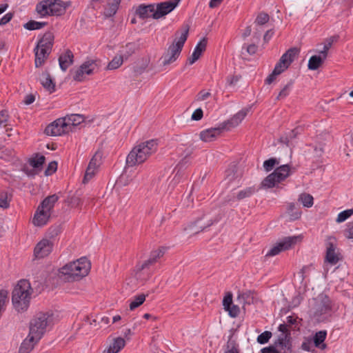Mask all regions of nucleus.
Masks as SVG:
<instances>
[{
  "label": "nucleus",
  "mask_w": 353,
  "mask_h": 353,
  "mask_svg": "<svg viewBox=\"0 0 353 353\" xmlns=\"http://www.w3.org/2000/svg\"><path fill=\"white\" fill-rule=\"evenodd\" d=\"M91 265L86 257L68 263L59 270V276L65 281H79L88 275Z\"/></svg>",
  "instance_id": "nucleus-1"
},
{
  "label": "nucleus",
  "mask_w": 353,
  "mask_h": 353,
  "mask_svg": "<svg viewBox=\"0 0 353 353\" xmlns=\"http://www.w3.org/2000/svg\"><path fill=\"white\" fill-rule=\"evenodd\" d=\"M158 143L154 139L142 142L134 146L126 158L128 166H134L144 163L152 154L157 150Z\"/></svg>",
  "instance_id": "nucleus-2"
},
{
  "label": "nucleus",
  "mask_w": 353,
  "mask_h": 353,
  "mask_svg": "<svg viewBox=\"0 0 353 353\" xmlns=\"http://www.w3.org/2000/svg\"><path fill=\"white\" fill-rule=\"evenodd\" d=\"M54 39V34L50 32H47L38 41L34 48L35 57L34 64L36 68H40L45 64L52 52Z\"/></svg>",
  "instance_id": "nucleus-3"
},
{
  "label": "nucleus",
  "mask_w": 353,
  "mask_h": 353,
  "mask_svg": "<svg viewBox=\"0 0 353 353\" xmlns=\"http://www.w3.org/2000/svg\"><path fill=\"white\" fill-rule=\"evenodd\" d=\"M53 323L54 315L52 312H39L30 321L29 333L41 339L47 329L52 327Z\"/></svg>",
  "instance_id": "nucleus-4"
},
{
  "label": "nucleus",
  "mask_w": 353,
  "mask_h": 353,
  "mask_svg": "<svg viewBox=\"0 0 353 353\" xmlns=\"http://www.w3.org/2000/svg\"><path fill=\"white\" fill-rule=\"evenodd\" d=\"M188 32L189 28L187 27L181 33L180 36L176 38L173 43L168 48L161 58L163 65H169L178 59L188 39Z\"/></svg>",
  "instance_id": "nucleus-5"
},
{
  "label": "nucleus",
  "mask_w": 353,
  "mask_h": 353,
  "mask_svg": "<svg viewBox=\"0 0 353 353\" xmlns=\"http://www.w3.org/2000/svg\"><path fill=\"white\" fill-rule=\"evenodd\" d=\"M62 4L63 1L60 0H44L37 3L36 10L41 17L59 16L65 11Z\"/></svg>",
  "instance_id": "nucleus-6"
},
{
  "label": "nucleus",
  "mask_w": 353,
  "mask_h": 353,
  "mask_svg": "<svg viewBox=\"0 0 353 353\" xmlns=\"http://www.w3.org/2000/svg\"><path fill=\"white\" fill-rule=\"evenodd\" d=\"M299 50L296 48H292L288 50L281 56L273 70L278 74H281L289 68L290 64L294 61L295 57L299 54Z\"/></svg>",
  "instance_id": "nucleus-7"
},
{
  "label": "nucleus",
  "mask_w": 353,
  "mask_h": 353,
  "mask_svg": "<svg viewBox=\"0 0 353 353\" xmlns=\"http://www.w3.org/2000/svg\"><path fill=\"white\" fill-rule=\"evenodd\" d=\"M325 261L331 265H336L340 261L336 239L333 236H328L325 241Z\"/></svg>",
  "instance_id": "nucleus-8"
},
{
  "label": "nucleus",
  "mask_w": 353,
  "mask_h": 353,
  "mask_svg": "<svg viewBox=\"0 0 353 353\" xmlns=\"http://www.w3.org/2000/svg\"><path fill=\"white\" fill-rule=\"evenodd\" d=\"M180 0H170L154 4L153 19H159L171 12L178 5Z\"/></svg>",
  "instance_id": "nucleus-9"
},
{
  "label": "nucleus",
  "mask_w": 353,
  "mask_h": 353,
  "mask_svg": "<svg viewBox=\"0 0 353 353\" xmlns=\"http://www.w3.org/2000/svg\"><path fill=\"white\" fill-rule=\"evenodd\" d=\"M68 132L65 119L63 117L52 122L45 129V133L50 136H60Z\"/></svg>",
  "instance_id": "nucleus-10"
},
{
  "label": "nucleus",
  "mask_w": 353,
  "mask_h": 353,
  "mask_svg": "<svg viewBox=\"0 0 353 353\" xmlns=\"http://www.w3.org/2000/svg\"><path fill=\"white\" fill-rule=\"evenodd\" d=\"M296 241V236H290L274 245L265 254L266 257L274 256L280 252L290 249Z\"/></svg>",
  "instance_id": "nucleus-11"
},
{
  "label": "nucleus",
  "mask_w": 353,
  "mask_h": 353,
  "mask_svg": "<svg viewBox=\"0 0 353 353\" xmlns=\"http://www.w3.org/2000/svg\"><path fill=\"white\" fill-rule=\"evenodd\" d=\"M250 108H243L234 114L231 119L221 123V128L225 130H229L232 128L237 126L245 119L248 114Z\"/></svg>",
  "instance_id": "nucleus-12"
},
{
  "label": "nucleus",
  "mask_w": 353,
  "mask_h": 353,
  "mask_svg": "<svg viewBox=\"0 0 353 353\" xmlns=\"http://www.w3.org/2000/svg\"><path fill=\"white\" fill-rule=\"evenodd\" d=\"M54 243L52 241L43 239L39 241L34 248V253L37 258H43L52 250Z\"/></svg>",
  "instance_id": "nucleus-13"
},
{
  "label": "nucleus",
  "mask_w": 353,
  "mask_h": 353,
  "mask_svg": "<svg viewBox=\"0 0 353 353\" xmlns=\"http://www.w3.org/2000/svg\"><path fill=\"white\" fill-rule=\"evenodd\" d=\"M51 213L46 210L43 208L41 209L39 206H38L32 220V223L35 226L42 227L47 224L48 222Z\"/></svg>",
  "instance_id": "nucleus-14"
},
{
  "label": "nucleus",
  "mask_w": 353,
  "mask_h": 353,
  "mask_svg": "<svg viewBox=\"0 0 353 353\" xmlns=\"http://www.w3.org/2000/svg\"><path fill=\"white\" fill-rule=\"evenodd\" d=\"M224 130L221 128V123L219 124L218 128H212L200 132V139L205 142H210L215 140V139Z\"/></svg>",
  "instance_id": "nucleus-15"
},
{
  "label": "nucleus",
  "mask_w": 353,
  "mask_h": 353,
  "mask_svg": "<svg viewBox=\"0 0 353 353\" xmlns=\"http://www.w3.org/2000/svg\"><path fill=\"white\" fill-rule=\"evenodd\" d=\"M154 12V4L145 5L143 3L137 7L135 14L141 19H145L150 17L153 18Z\"/></svg>",
  "instance_id": "nucleus-16"
},
{
  "label": "nucleus",
  "mask_w": 353,
  "mask_h": 353,
  "mask_svg": "<svg viewBox=\"0 0 353 353\" xmlns=\"http://www.w3.org/2000/svg\"><path fill=\"white\" fill-rule=\"evenodd\" d=\"M31 287L28 281L27 280H20L17 285L14 287L12 292L17 291L19 292V295L22 296L23 299H30L31 294Z\"/></svg>",
  "instance_id": "nucleus-17"
},
{
  "label": "nucleus",
  "mask_w": 353,
  "mask_h": 353,
  "mask_svg": "<svg viewBox=\"0 0 353 353\" xmlns=\"http://www.w3.org/2000/svg\"><path fill=\"white\" fill-rule=\"evenodd\" d=\"M12 301L14 308L18 312H23L26 310L30 304L29 299H23L22 296L19 295V292L17 291L12 292Z\"/></svg>",
  "instance_id": "nucleus-18"
},
{
  "label": "nucleus",
  "mask_w": 353,
  "mask_h": 353,
  "mask_svg": "<svg viewBox=\"0 0 353 353\" xmlns=\"http://www.w3.org/2000/svg\"><path fill=\"white\" fill-rule=\"evenodd\" d=\"M207 39L205 38H203L196 46L194 50L191 55V57L188 59V63L190 65L195 63L201 56L202 53L205 50L207 46Z\"/></svg>",
  "instance_id": "nucleus-19"
},
{
  "label": "nucleus",
  "mask_w": 353,
  "mask_h": 353,
  "mask_svg": "<svg viewBox=\"0 0 353 353\" xmlns=\"http://www.w3.org/2000/svg\"><path fill=\"white\" fill-rule=\"evenodd\" d=\"M40 339H37L35 336H33L29 333L28 337L21 343L19 352V353H30L33 349L36 343H37Z\"/></svg>",
  "instance_id": "nucleus-20"
},
{
  "label": "nucleus",
  "mask_w": 353,
  "mask_h": 353,
  "mask_svg": "<svg viewBox=\"0 0 353 353\" xmlns=\"http://www.w3.org/2000/svg\"><path fill=\"white\" fill-rule=\"evenodd\" d=\"M332 311V301L327 296L321 297V302L317 305L316 313L319 315L330 314Z\"/></svg>",
  "instance_id": "nucleus-21"
},
{
  "label": "nucleus",
  "mask_w": 353,
  "mask_h": 353,
  "mask_svg": "<svg viewBox=\"0 0 353 353\" xmlns=\"http://www.w3.org/2000/svg\"><path fill=\"white\" fill-rule=\"evenodd\" d=\"M73 53L70 50H67L63 54L59 56V63L63 71H66L69 66L73 63Z\"/></svg>",
  "instance_id": "nucleus-22"
},
{
  "label": "nucleus",
  "mask_w": 353,
  "mask_h": 353,
  "mask_svg": "<svg viewBox=\"0 0 353 353\" xmlns=\"http://www.w3.org/2000/svg\"><path fill=\"white\" fill-rule=\"evenodd\" d=\"M125 345V341L124 339L122 337H117L114 339L110 345L103 351V353H118L124 347Z\"/></svg>",
  "instance_id": "nucleus-23"
},
{
  "label": "nucleus",
  "mask_w": 353,
  "mask_h": 353,
  "mask_svg": "<svg viewBox=\"0 0 353 353\" xmlns=\"http://www.w3.org/2000/svg\"><path fill=\"white\" fill-rule=\"evenodd\" d=\"M273 173L276 176L277 181L282 182L291 174V168L288 164H285L276 168Z\"/></svg>",
  "instance_id": "nucleus-24"
},
{
  "label": "nucleus",
  "mask_w": 353,
  "mask_h": 353,
  "mask_svg": "<svg viewBox=\"0 0 353 353\" xmlns=\"http://www.w3.org/2000/svg\"><path fill=\"white\" fill-rule=\"evenodd\" d=\"M39 81L42 86L50 93L54 92L55 83L52 81L50 74L48 72H42L39 78Z\"/></svg>",
  "instance_id": "nucleus-25"
},
{
  "label": "nucleus",
  "mask_w": 353,
  "mask_h": 353,
  "mask_svg": "<svg viewBox=\"0 0 353 353\" xmlns=\"http://www.w3.org/2000/svg\"><path fill=\"white\" fill-rule=\"evenodd\" d=\"M275 346H279L281 350H290L291 349V334H280L274 342Z\"/></svg>",
  "instance_id": "nucleus-26"
},
{
  "label": "nucleus",
  "mask_w": 353,
  "mask_h": 353,
  "mask_svg": "<svg viewBox=\"0 0 353 353\" xmlns=\"http://www.w3.org/2000/svg\"><path fill=\"white\" fill-rule=\"evenodd\" d=\"M327 57L324 54L314 55L312 56L308 61L307 67L310 70H317L326 59Z\"/></svg>",
  "instance_id": "nucleus-27"
},
{
  "label": "nucleus",
  "mask_w": 353,
  "mask_h": 353,
  "mask_svg": "<svg viewBox=\"0 0 353 353\" xmlns=\"http://www.w3.org/2000/svg\"><path fill=\"white\" fill-rule=\"evenodd\" d=\"M58 200L59 196L57 194H52L44 199L39 206L41 209L43 208L50 212Z\"/></svg>",
  "instance_id": "nucleus-28"
},
{
  "label": "nucleus",
  "mask_w": 353,
  "mask_h": 353,
  "mask_svg": "<svg viewBox=\"0 0 353 353\" xmlns=\"http://www.w3.org/2000/svg\"><path fill=\"white\" fill-rule=\"evenodd\" d=\"M65 119V123L68 125V129L72 130V127H74L84 121V118L81 114H74L68 117H63Z\"/></svg>",
  "instance_id": "nucleus-29"
},
{
  "label": "nucleus",
  "mask_w": 353,
  "mask_h": 353,
  "mask_svg": "<svg viewBox=\"0 0 353 353\" xmlns=\"http://www.w3.org/2000/svg\"><path fill=\"white\" fill-rule=\"evenodd\" d=\"M327 336V332L325 330H321L317 332L313 338V343L314 347H318L321 350H324L326 347V345L324 343Z\"/></svg>",
  "instance_id": "nucleus-30"
},
{
  "label": "nucleus",
  "mask_w": 353,
  "mask_h": 353,
  "mask_svg": "<svg viewBox=\"0 0 353 353\" xmlns=\"http://www.w3.org/2000/svg\"><path fill=\"white\" fill-rule=\"evenodd\" d=\"M137 45L134 43H128L124 47L119 50V54L122 57L127 60L137 50Z\"/></svg>",
  "instance_id": "nucleus-31"
},
{
  "label": "nucleus",
  "mask_w": 353,
  "mask_h": 353,
  "mask_svg": "<svg viewBox=\"0 0 353 353\" xmlns=\"http://www.w3.org/2000/svg\"><path fill=\"white\" fill-rule=\"evenodd\" d=\"M82 69L87 75H90L94 73V70L98 69L99 64L97 60L89 59L81 65Z\"/></svg>",
  "instance_id": "nucleus-32"
},
{
  "label": "nucleus",
  "mask_w": 353,
  "mask_h": 353,
  "mask_svg": "<svg viewBox=\"0 0 353 353\" xmlns=\"http://www.w3.org/2000/svg\"><path fill=\"white\" fill-rule=\"evenodd\" d=\"M121 0H112L108 2L104 9V15L106 17H113L117 12Z\"/></svg>",
  "instance_id": "nucleus-33"
},
{
  "label": "nucleus",
  "mask_w": 353,
  "mask_h": 353,
  "mask_svg": "<svg viewBox=\"0 0 353 353\" xmlns=\"http://www.w3.org/2000/svg\"><path fill=\"white\" fill-rule=\"evenodd\" d=\"M12 195L6 190L0 191V208L7 209L10 207Z\"/></svg>",
  "instance_id": "nucleus-34"
},
{
  "label": "nucleus",
  "mask_w": 353,
  "mask_h": 353,
  "mask_svg": "<svg viewBox=\"0 0 353 353\" xmlns=\"http://www.w3.org/2000/svg\"><path fill=\"white\" fill-rule=\"evenodd\" d=\"M279 183L277 181L276 176L272 172L266 176L261 182V187L265 188H273L276 183Z\"/></svg>",
  "instance_id": "nucleus-35"
},
{
  "label": "nucleus",
  "mask_w": 353,
  "mask_h": 353,
  "mask_svg": "<svg viewBox=\"0 0 353 353\" xmlns=\"http://www.w3.org/2000/svg\"><path fill=\"white\" fill-rule=\"evenodd\" d=\"M46 158L43 155L37 153L34 157L29 159L30 165L34 168H39L45 163Z\"/></svg>",
  "instance_id": "nucleus-36"
},
{
  "label": "nucleus",
  "mask_w": 353,
  "mask_h": 353,
  "mask_svg": "<svg viewBox=\"0 0 353 353\" xmlns=\"http://www.w3.org/2000/svg\"><path fill=\"white\" fill-rule=\"evenodd\" d=\"M287 212L290 216V220L294 221L301 217V212L298 209L294 203H290L288 205Z\"/></svg>",
  "instance_id": "nucleus-37"
},
{
  "label": "nucleus",
  "mask_w": 353,
  "mask_h": 353,
  "mask_svg": "<svg viewBox=\"0 0 353 353\" xmlns=\"http://www.w3.org/2000/svg\"><path fill=\"white\" fill-rule=\"evenodd\" d=\"M339 38V37L338 35H334L326 39L324 43L323 49L320 52L321 54L327 57L328 50L332 47V44L338 41Z\"/></svg>",
  "instance_id": "nucleus-38"
},
{
  "label": "nucleus",
  "mask_w": 353,
  "mask_h": 353,
  "mask_svg": "<svg viewBox=\"0 0 353 353\" xmlns=\"http://www.w3.org/2000/svg\"><path fill=\"white\" fill-rule=\"evenodd\" d=\"M47 25L46 22H39L30 20L23 25L24 28L28 30H39Z\"/></svg>",
  "instance_id": "nucleus-39"
},
{
  "label": "nucleus",
  "mask_w": 353,
  "mask_h": 353,
  "mask_svg": "<svg viewBox=\"0 0 353 353\" xmlns=\"http://www.w3.org/2000/svg\"><path fill=\"white\" fill-rule=\"evenodd\" d=\"M299 201L302 203L304 207L310 208L313 205V196L307 193H302L299 195Z\"/></svg>",
  "instance_id": "nucleus-40"
},
{
  "label": "nucleus",
  "mask_w": 353,
  "mask_h": 353,
  "mask_svg": "<svg viewBox=\"0 0 353 353\" xmlns=\"http://www.w3.org/2000/svg\"><path fill=\"white\" fill-rule=\"evenodd\" d=\"M256 192L254 187H248L244 190L239 191L236 195L237 200L240 201L243 199L251 196L253 194Z\"/></svg>",
  "instance_id": "nucleus-41"
},
{
  "label": "nucleus",
  "mask_w": 353,
  "mask_h": 353,
  "mask_svg": "<svg viewBox=\"0 0 353 353\" xmlns=\"http://www.w3.org/2000/svg\"><path fill=\"white\" fill-rule=\"evenodd\" d=\"M61 232V227L60 225H52L48 228L46 236L49 240H54Z\"/></svg>",
  "instance_id": "nucleus-42"
},
{
  "label": "nucleus",
  "mask_w": 353,
  "mask_h": 353,
  "mask_svg": "<svg viewBox=\"0 0 353 353\" xmlns=\"http://www.w3.org/2000/svg\"><path fill=\"white\" fill-rule=\"evenodd\" d=\"M145 300V295L143 294L134 296L130 303V310H134L141 304H143Z\"/></svg>",
  "instance_id": "nucleus-43"
},
{
  "label": "nucleus",
  "mask_w": 353,
  "mask_h": 353,
  "mask_svg": "<svg viewBox=\"0 0 353 353\" xmlns=\"http://www.w3.org/2000/svg\"><path fill=\"white\" fill-rule=\"evenodd\" d=\"M125 59L119 54V56L114 57L107 66L108 70H115L119 68Z\"/></svg>",
  "instance_id": "nucleus-44"
},
{
  "label": "nucleus",
  "mask_w": 353,
  "mask_h": 353,
  "mask_svg": "<svg viewBox=\"0 0 353 353\" xmlns=\"http://www.w3.org/2000/svg\"><path fill=\"white\" fill-rule=\"evenodd\" d=\"M101 159L102 154L100 152H96L90 159L88 167L93 168V169L98 170L99 167L101 164Z\"/></svg>",
  "instance_id": "nucleus-45"
},
{
  "label": "nucleus",
  "mask_w": 353,
  "mask_h": 353,
  "mask_svg": "<svg viewBox=\"0 0 353 353\" xmlns=\"http://www.w3.org/2000/svg\"><path fill=\"white\" fill-rule=\"evenodd\" d=\"M165 251H166L165 248L161 247V248H158L157 250L152 251L150 252L149 257L150 259H152L153 260V261H154V263H156L159 261V259H160L161 257H163V256L165 253Z\"/></svg>",
  "instance_id": "nucleus-46"
},
{
  "label": "nucleus",
  "mask_w": 353,
  "mask_h": 353,
  "mask_svg": "<svg viewBox=\"0 0 353 353\" xmlns=\"http://www.w3.org/2000/svg\"><path fill=\"white\" fill-rule=\"evenodd\" d=\"M270 20V16L268 14L261 12L258 14L254 23L258 26H263L267 23Z\"/></svg>",
  "instance_id": "nucleus-47"
},
{
  "label": "nucleus",
  "mask_w": 353,
  "mask_h": 353,
  "mask_svg": "<svg viewBox=\"0 0 353 353\" xmlns=\"http://www.w3.org/2000/svg\"><path fill=\"white\" fill-rule=\"evenodd\" d=\"M353 214V209H347L341 212L336 219L337 223H342Z\"/></svg>",
  "instance_id": "nucleus-48"
},
{
  "label": "nucleus",
  "mask_w": 353,
  "mask_h": 353,
  "mask_svg": "<svg viewBox=\"0 0 353 353\" xmlns=\"http://www.w3.org/2000/svg\"><path fill=\"white\" fill-rule=\"evenodd\" d=\"M279 163V162L276 159L270 158L263 162V168L266 172H270Z\"/></svg>",
  "instance_id": "nucleus-49"
},
{
  "label": "nucleus",
  "mask_w": 353,
  "mask_h": 353,
  "mask_svg": "<svg viewBox=\"0 0 353 353\" xmlns=\"http://www.w3.org/2000/svg\"><path fill=\"white\" fill-rule=\"evenodd\" d=\"M293 84V81L291 80L288 84H286L283 88L279 93L276 99L280 100L285 98L290 93V90Z\"/></svg>",
  "instance_id": "nucleus-50"
},
{
  "label": "nucleus",
  "mask_w": 353,
  "mask_h": 353,
  "mask_svg": "<svg viewBox=\"0 0 353 353\" xmlns=\"http://www.w3.org/2000/svg\"><path fill=\"white\" fill-rule=\"evenodd\" d=\"M154 264H155L154 261H153V260L149 257L144 262H143L141 263H138L136 265V268H137V271H142L145 269H149L150 268V266H152Z\"/></svg>",
  "instance_id": "nucleus-51"
},
{
  "label": "nucleus",
  "mask_w": 353,
  "mask_h": 353,
  "mask_svg": "<svg viewBox=\"0 0 353 353\" xmlns=\"http://www.w3.org/2000/svg\"><path fill=\"white\" fill-rule=\"evenodd\" d=\"M271 336H272L271 332L265 331L258 336L256 340L259 343L265 344L269 341Z\"/></svg>",
  "instance_id": "nucleus-52"
},
{
  "label": "nucleus",
  "mask_w": 353,
  "mask_h": 353,
  "mask_svg": "<svg viewBox=\"0 0 353 353\" xmlns=\"http://www.w3.org/2000/svg\"><path fill=\"white\" fill-rule=\"evenodd\" d=\"M97 170L93 169V168L88 167L85 170V173L83 179V183H88L96 174Z\"/></svg>",
  "instance_id": "nucleus-53"
},
{
  "label": "nucleus",
  "mask_w": 353,
  "mask_h": 353,
  "mask_svg": "<svg viewBox=\"0 0 353 353\" xmlns=\"http://www.w3.org/2000/svg\"><path fill=\"white\" fill-rule=\"evenodd\" d=\"M85 74L81 65L74 72L73 79L76 81H83Z\"/></svg>",
  "instance_id": "nucleus-54"
},
{
  "label": "nucleus",
  "mask_w": 353,
  "mask_h": 353,
  "mask_svg": "<svg viewBox=\"0 0 353 353\" xmlns=\"http://www.w3.org/2000/svg\"><path fill=\"white\" fill-rule=\"evenodd\" d=\"M225 310L228 312L229 315L233 318L236 317L240 312L239 307L237 305L232 304L225 309Z\"/></svg>",
  "instance_id": "nucleus-55"
},
{
  "label": "nucleus",
  "mask_w": 353,
  "mask_h": 353,
  "mask_svg": "<svg viewBox=\"0 0 353 353\" xmlns=\"http://www.w3.org/2000/svg\"><path fill=\"white\" fill-rule=\"evenodd\" d=\"M57 170V163L56 161L50 162L46 170H45V174L49 176L54 173Z\"/></svg>",
  "instance_id": "nucleus-56"
},
{
  "label": "nucleus",
  "mask_w": 353,
  "mask_h": 353,
  "mask_svg": "<svg viewBox=\"0 0 353 353\" xmlns=\"http://www.w3.org/2000/svg\"><path fill=\"white\" fill-rule=\"evenodd\" d=\"M239 298H241L244 300L245 303L250 304L253 302V296L251 291H247L243 292Z\"/></svg>",
  "instance_id": "nucleus-57"
},
{
  "label": "nucleus",
  "mask_w": 353,
  "mask_h": 353,
  "mask_svg": "<svg viewBox=\"0 0 353 353\" xmlns=\"http://www.w3.org/2000/svg\"><path fill=\"white\" fill-rule=\"evenodd\" d=\"M299 134H300V128H294L290 132L288 137L285 139V140L283 142L287 145H289L290 139L292 140L293 139H295Z\"/></svg>",
  "instance_id": "nucleus-58"
},
{
  "label": "nucleus",
  "mask_w": 353,
  "mask_h": 353,
  "mask_svg": "<svg viewBox=\"0 0 353 353\" xmlns=\"http://www.w3.org/2000/svg\"><path fill=\"white\" fill-rule=\"evenodd\" d=\"M344 234L347 239H353V221L347 224Z\"/></svg>",
  "instance_id": "nucleus-59"
},
{
  "label": "nucleus",
  "mask_w": 353,
  "mask_h": 353,
  "mask_svg": "<svg viewBox=\"0 0 353 353\" xmlns=\"http://www.w3.org/2000/svg\"><path fill=\"white\" fill-rule=\"evenodd\" d=\"M211 93L210 92H207L205 90H201L196 96V100L197 101H201L207 99L209 97H210Z\"/></svg>",
  "instance_id": "nucleus-60"
},
{
  "label": "nucleus",
  "mask_w": 353,
  "mask_h": 353,
  "mask_svg": "<svg viewBox=\"0 0 353 353\" xmlns=\"http://www.w3.org/2000/svg\"><path fill=\"white\" fill-rule=\"evenodd\" d=\"M232 304V294L231 293H228L223 298V305L224 309H226L230 305Z\"/></svg>",
  "instance_id": "nucleus-61"
},
{
  "label": "nucleus",
  "mask_w": 353,
  "mask_h": 353,
  "mask_svg": "<svg viewBox=\"0 0 353 353\" xmlns=\"http://www.w3.org/2000/svg\"><path fill=\"white\" fill-rule=\"evenodd\" d=\"M8 114L6 110L0 111V125L3 124L4 127L7 126Z\"/></svg>",
  "instance_id": "nucleus-62"
},
{
  "label": "nucleus",
  "mask_w": 353,
  "mask_h": 353,
  "mask_svg": "<svg viewBox=\"0 0 353 353\" xmlns=\"http://www.w3.org/2000/svg\"><path fill=\"white\" fill-rule=\"evenodd\" d=\"M203 115V110L201 108H198L192 113L191 119L194 121H199L202 119Z\"/></svg>",
  "instance_id": "nucleus-63"
},
{
  "label": "nucleus",
  "mask_w": 353,
  "mask_h": 353,
  "mask_svg": "<svg viewBox=\"0 0 353 353\" xmlns=\"http://www.w3.org/2000/svg\"><path fill=\"white\" fill-rule=\"evenodd\" d=\"M261 353H280V352L276 348L275 345H270L261 349Z\"/></svg>",
  "instance_id": "nucleus-64"
}]
</instances>
